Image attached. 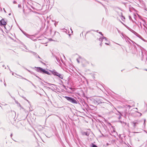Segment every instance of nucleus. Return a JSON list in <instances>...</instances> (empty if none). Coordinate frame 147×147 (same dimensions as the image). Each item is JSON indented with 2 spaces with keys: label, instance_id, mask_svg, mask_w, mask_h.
Wrapping results in <instances>:
<instances>
[{
  "label": "nucleus",
  "instance_id": "nucleus-1",
  "mask_svg": "<svg viewBox=\"0 0 147 147\" xmlns=\"http://www.w3.org/2000/svg\"><path fill=\"white\" fill-rule=\"evenodd\" d=\"M65 98L69 102L72 103L77 104L78 103V101L76 98L75 99L73 98L67 96H65Z\"/></svg>",
  "mask_w": 147,
  "mask_h": 147
},
{
  "label": "nucleus",
  "instance_id": "nucleus-2",
  "mask_svg": "<svg viewBox=\"0 0 147 147\" xmlns=\"http://www.w3.org/2000/svg\"><path fill=\"white\" fill-rule=\"evenodd\" d=\"M36 71L43 74H46L48 75L50 74V73L48 71L40 67H37Z\"/></svg>",
  "mask_w": 147,
  "mask_h": 147
},
{
  "label": "nucleus",
  "instance_id": "nucleus-3",
  "mask_svg": "<svg viewBox=\"0 0 147 147\" xmlns=\"http://www.w3.org/2000/svg\"><path fill=\"white\" fill-rule=\"evenodd\" d=\"M142 56H141V59L142 60H143L144 57V56L145 58H146V63L147 64V53H146L145 51L141 50Z\"/></svg>",
  "mask_w": 147,
  "mask_h": 147
},
{
  "label": "nucleus",
  "instance_id": "nucleus-4",
  "mask_svg": "<svg viewBox=\"0 0 147 147\" xmlns=\"http://www.w3.org/2000/svg\"><path fill=\"white\" fill-rule=\"evenodd\" d=\"M51 71L53 75L56 76H58L59 74L57 72V71L54 69H53V70Z\"/></svg>",
  "mask_w": 147,
  "mask_h": 147
},
{
  "label": "nucleus",
  "instance_id": "nucleus-5",
  "mask_svg": "<svg viewBox=\"0 0 147 147\" xmlns=\"http://www.w3.org/2000/svg\"><path fill=\"white\" fill-rule=\"evenodd\" d=\"M102 99V97H101L100 98H96V101L97 103L98 104L100 103H102L103 102Z\"/></svg>",
  "mask_w": 147,
  "mask_h": 147
},
{
  "label": "nucleus",
  "instance_id": "nucleus-6",
  "mask_svg": "<svg viewBox=\"0 0 147 147\" xmlns=\"http://www.w3.org/2000/svg\"><path fill=\"white\" fill-rule=\"evenodd\" d=\"M6 24V22L3 20L2 19L0 20V25H5Z\"/></svg>",
  "mask_w": 147,
  "mask_h": 147
},
{
  "label": "nucleus",
  "instance_id": "nucleus-7",
  "mask_svg": "<svg viewBox=\"0 0 147 147\" xmlns=\"http://www.w3.org/2000/svg\"><path fill=\"white\" fill-rule=\"evenodd\" d=\"M76 60L78 63H80V61H81L82 60H85V59L84 58H82V57L79 56V58L77 59Z\"/></svg>",
  "mask_w": 147,
  "mask_h": 147
},
{
  "label": "nucleus",
  "instance_id": "nucleus-8",
  "mask_svg": "<svg viewBox=\"0 0 147 147\" xmlns=\"http://www.w3.org/2000/svg\"><path fill=\"white\" fill-rule=\"evenodd\" d=\"M18 76H19V77H21L22 78V79H24V80H27V81H28L29 82H30L31 84H32V85H34L32 83V82H31V81H29V80H27V79H26V78H24L23 77H22V76H21L20 75H18Z\"/></svg>",
  "mask_w": 147,
  "mask_h": 147
},
{
  "label": "nucleus",
  "instance_id": "nucleus-9",
  "mask_svg": "<svg viewBox=\"0 0 147 147\" xmlns=\"http://www.w3.org/2000/svg\"><path fill=\"white\" fill-rule=\"evenodd\" d=\"M60 78L63 79V75L62 74H59L58 76H57Z\"/></svg>",
  "mask_w": 147,
  "mask_h": 147
},
{
  "label": "nucleus",
  "instance_id": "nucleus-10",
  "mask_svg": "<svg viewBox=\"0 0 147 147\" xmlns=\"http://www.w3.org/2000/svg\"><path fill=\"white\" fill-rule=\"evenodd\" d=\"M132 123L133 124V127L134 128H135L136 127V124H138V123L136 122L135 121H133L132 122Z\"/></svg>",
  "mask_w": 147,
  "mask_h": 147
},
{
  "label": "nucleus",
  "instance_id": "nucleus-11",
  "mask_svg": "<svg viewBox=\"0 0 147 147\" xmlns=\"http://www.w3.org/2000/svg\"><path fill=\"white\" fill-rule=\"evenodd\" d=\"M128 29L132 33L134 34H137V33L135 31H134V30H132L131 29L129 28Z\"/></svg>",
  "mask_w": 147,
  "mask_h": 147
},
{
  "label": "nucleus",
  "instance_id": "nucleus-12",
  "mask_svg": "<svg viewBox=\"0 0 147 147\" xmlns=\"http://www.w3.org/2000/svg\"><path fill=\"white\" fill-rule=\"evenodd\" d=\"M82 134L87 136H88L89 135V134L87 132H82Z\"/></svg>",
  "mask_w": 147,
  "mask_h": 147
},
{
  "label": "nucleus",
  "instance_id": "nucleus-13",
  "mask_svg": "<svg viewBox=\"0 0 147 147\" xmlns=\"http://www.w3.org/2000/svg\"><path fill=\"white\" fill-rule=\"evenodd\" d=\"M103 39L104 40L103 41H105V42H108V39L106 37L103 36Z\"/></svg>",
  "mask_w": 147,
  "mask_h": 147
},
{
  "label": "nucleus",
  "instance_id": "nucleus-14",
  "mask_svg": "<svg viewBox=\"0 0 147 147\" xmlns=\"http://www.w3.org/2000/svg\"><path fill=\"white\" fill-rule=\"evenodd\" d=\"M90 147H98L96 145L93 144V143H91L90 145Z\"/></svg>",
  "mask_w": 147,
  "mask_h": 147
},
{
  "label": "nucleus",
  "instance_id": "nucleus-15",
  "mask_svg": "<svg viewBox=\"0 0 147 147\" xmlns=\"http://www.w3.org/2000/svg\"><path fill=\"white\" fill-rule=\"evenodd\" d=\"M117 112L119 113V114H120V115H119V117H118V118L119 119H120L121 118V116L122 115V113H120V112H119V111H117Z\"/></svg>",
  "mask_w": 147,
  "mask_h": 147
},
{
  "label": "nucleus",
  "instance_id": "nucleus-16",
  "mask_svg": "<svg viewBox=\"0 0 147 147\" xmlns=\"http://www.w3.org/2000/svg\"><path fill=\"white\" fill-rule=\"evenodd\" d=\"M99 40L101 41L102 42L103 41H104V40L103 39V36L102 37H101L100 38H99Z\"/></svg>",
  "mask_w": 147,
  "mask_h": 147
},
{
  "label": "nucleus",
  "instance_id": "nucleus-17",
  "mask_svg": "<svg viewBox=\"0 0 147 147\" xmlns=\"http://www.w3.org/2000/svg\"><path fill=\"white\" fill-rule=\"evenodd\" d=\"M16 103L18 105H19L22 109H24V108L22 107L20 103L18 102L17 101H15Z\"/></svg>",
  "mask_w": 147,
  "mask_h": 147
},
{
  "label": "nucleus",
  "instance_id": "nucleus-18",
  "mask_svg": "<svg viewBox=\"0 0 147 147\" xmlns=\"http://www.w3.org/2000/svg\"><path fill=\"white\" fill-rule=\"evenodd\" d=\"M24 34L28 37L30 38H31V36L30 35H29L28 34Z\"/></svg>",
  "mask_w": 147,
  "mask_h": 147
},
{
  "label": "nucleus",
  "instance_id": "nucleus-19",
  "mask_svg": "<svg viewBox=\"0 0 147 147\" xmlns=\"http://www.w3.org/2000/svg\"><path fill=\"white\" fill-rule=\"evenodd\" d=\"M131 107V106L129 105H126V108L129 107V109Z\"/></svg>",
  "mask_w": 147,
  "mask_h": 147
},
{
  "label": "nucleus",
  "instance_id": "nucleus-20",
  "mask_svg": "<svg viewBox=\"0 0 147 147\" xmlns=\"http://www.w3.org/2000/svg\"><path fill=\"white\" fill-rule=\"evenodd\" d=\"M121 17H122V18H121L122 20H123V19H122V18H123L124 19H125V17L123 16L122 14V13H121Z\"/></svg>",
  "mask_w": 147,
  "mask_h": 147
},
{
  "label": "nucleus",
  "instance_id": "nucleus-21",
  "mask_svg": "<svg viewBox=\"0 0 147 147\" xmlns=\"http://www.w3.org/2000/svg\"><path fill=\"white\" fill-rule=\"evenodd\" d=\"M33 74L34 76H36L39 79H40V80H41V79L39 77H38L37 76H36V74H34V73H33Z\"/></svg>",
  "mask_w": 147,
  "mask_h": 147
},
{
  "label": "nucleus",
  "instance_id": "nucleus-22",
  "mask_svg": "<svg viewBox=\"0 0 147 147\" xmlns=\"http://www.w3.org/2000/svg\"><path fill=\"white\" fill-rule=\"evenodd\" d=\"M18 7L20 8H21V5L20 4H19L18 5Z\"/></svg>",
  "mask_w": 147,
  "mask_h": 147
},
{
  "label": "nucleus",
  "instance_id": "nucleus-23",
  "mask_svg": "<svg viewBox=\"0 0 147 147\" xmlns=\"http://www.w3.org/2000/svg\"><path fill=\"white\" fill-rule=\"evenodd\" d=\"M99 33L101 35L103 36V34L101 32H99Z\"/></svg>",
  "mask_w": 147,
  "mask_h": 147
},
{
  "label": "nucleus",
  "instance_id": "nucleus-24",
  "mask_svg": "<svg viewBox=\"0 0 147 147\" xmlns=\"http://www.w3.org/2000/svg\"><path fill=\"white\" fill-rule=\"evenodd\" d=\"M140 24H139V25H140V26L142 28V25H141V22H140L139 23Z\"/></svg>",
  "mask_w": 147,
  "mask_h": 147
},
{
  "label": "nucleus",
  "instance_id": "nucleus-25",
  "mask_svg": "<svg viewBox=\"0 0 147 147\" xmlns=\"http://www.w3.org/2000/svg\"><path fill=\"white\" fill-rule=\"evenodd\" d=\"M143 125H144V126L145 127V125H146V123H145V122H144V123H143Z\"/></svg>",
  "mask_w": 147,
  "mask_h": 147
},
{
  "label": "nucleus",
  "instance_id": "nucleus-26",
  "mask_svg": "<svg viewBox=\"0 0 147 147\" xmlns=\"http://www.w3.org/2000/svg\"><path fill=\"white\" fill-rule=\"evenodd\" d=\"M105 44H106V45H109V44L107 42H105Z\"/></svg>",
  "mask_w": 147,
  "mask_h": 147
},
{
  "label": "nucleus",
  "instance_id": "nucleus-27",
  "mask_svg": "<svg viewBox=\"0 0 147 147\" xmlns=\"http://www.w3.org/2000/svg\"><path fill=\"white\" fill-rule=\"evenodd\" d=\"M3 9L4 11V12L6 13V11H5V9L4 8H3Z\"/></svg>",
  "mask_w": 147,
  "mask_h": 147
},
{
  "label": "nucleus",
  "instance_id": "nucleus-28",
  "mask_svg": "<svg viewBox=\"0 0 147 147\" xmlns=\"http://www.w3.org/2000/svg\"><path fill=\"white\" fill-rule=\"evenodd\" d=\"M12 136H13L12 134H11L10 135V137L11 138L12 137Z\"/></svg>",
  "mask_w": 147,
  "mask_h": 147
},
{
  "label": "nucleus",
  "instance_id": "nucleus-29",
  "mask_svg": "<svg viewBox=\"0 0 147 147\" xmlns=\"http://www.w3.org/2000/svg\"><path fill=\"white\" fill-rule=\"evenodd\" d=\"M102 42H101L100 43V46H102Z\"/></svg>",
  "mask_w": 147,
  "mask_h": 147
},
{
  "label": "nucleus",
  "instance_id": "nucleus-30",
  "mask_svg": "<svg viewBox=\"0 0 147 147\" xmlns=\"http://www.w3.org/2000/svg\"><path fill=\"white\" fill-rule=\"evenodd\" d=\"M13 3L14 4L16 3V1H14L13 2Z\"/></svg>",
  "mask_w": 147,
  "mask_h": 147
},
{
  "label": "nucleus",
  "instance_id": "nucleus-31",
  "mask_svg": "<svg viewBox=\"0 0 147 147\" xmlns=\"http://www.w3.org/2000/svg\"><path fill=\"white\" fill-rule=\"evenodd\" d=\"M138 113H139L140 114V116H141L142 115V113L139 112H138Z\"/></svg>",
  "mask_w": 147,
  "mask_h": 147
},
{
  "label": "nucleus",
  "instance_id": "nucleus-32",
  "mask_svg": "<svg viewBox=\"0 0 147 147\" xmlns=\"http://www.w3.org/2000/svg\"><path fill=\"white\" fill-rule=\"evenodd\" d=\"M57 24H57H56V23H55L54 24V25H55V26H56V24Z\"/></svg>",
  "mask_w": 147,
  "mask_h": 147
},
{
  "label": "nucleus",
  "instance_id": "nucleus-33",
  "mask_svg": "<svg viewBox=\"0 0 147 147\" xmlns=\"http://www.w3.org/2000/svg\"><path fill=\"white\" fill-rule=\"evenodd\" d=\"M40 62L41 63H42V64H45V63H43V62H42L41 61H40Z\"/></svg>",
  "mask_w": 147,
  "mask_h": 147
},
{
  "label": "nucleus",
  "instance_id": "nucleus-34",
  "mask_svg": "<svg viewBox=\"0 0 147 147\" xmlns=\"http://www.w3.org/2000/svg\"><path fill=\"white\" fill-rule=\"evenodd\" d=\"M125 115H126V113H127V112L126 111H125Z\"/></svg>",
  "mask_w": 147,
  "mask_h": 147
},
{
  "label": "nucleus",
  "instance_id": "nucleus-35",
  "mask_svg": "<svg viewBox=\"0 0 147 147\" xmlns=\"http://www.w3.org/2000/svg\"><path fill=\"white\" fill-rule=\"evenodd\" d=\"M146 119H144V122H146Z\"/></svg>",
  "mask_w": 147,
  "mask_h": 147
},
{
  "label": "nucleus",
  "instance_id": "nucleus-36",
  "mask_svg": "<svg viewBox=\"0 0 147 147\" xmlns=\"http://www.w3.org/2000/svg\"><path fill=\"white\" fill-rule=\"evenodd\" d=\"M14 74L15 75H16L18 76V74L16 73H14Z\"/></svg>",
  "mask_w": 147,
  "mask_h": 147
},
{
  "label": "nucleus",
  "instance_id": "nucleus-37",
  "mask_svg": "<svg viewBox=\"0 0 147 147\" xmlns=\"http://www.w3.org/2000/svg\"><path fill=\"white\" fill-rule=\"evenodd\" d=\"M25 69L27 70L28 71H29V72H30V71L28 70L26 68H25Z\"/></svg>",
  "mask_w": 147,
  "mask_h": 147
},
{
  "label": "nucleus",
  "instance_id": "nucleus-38",
  "mask_svg": "<svg viewBox=\"0 0 147 147\" xmlns=\"http://www.w3.org/2000/svg\"><path fill=\"white\" fill-rule=\"evenodd\" d=\"M141 38V39H142L143 40H144V39H143V38Z\"/></svg>",
  "mask_w": 147,
  "mask_h": 147
},
{
  "label": "nucleus",
  "instance_id": "nucleus-39",
  "mask_svg": "<svg viewBox=\"0 0 147 147\" xmlns=\"http://www.w3.org/2000/svg\"><path fill=\"white\" fill-rule=\"evenodd\" d=\"M144 131L147 134V132L146 131L144 130Z\"/></svg>",
  "mask_w": 147,
  "mask_h": 147
},
{
  "label": "nucleus",
  "instance_id": "nucleus-40",
  "mask_svg": "<svg viewBox=\"0 0 147 147\" xmlns=\"http://www.w3.org/2000/svg\"><path fill=\"white\" fill-rule=\"evenodd\" d=\"M11 15V13H9V16H10Z\"/></svg>",
  "mask_w": 147,
  "mask_h": 147
},
{
  "label": "nucleus",
  "instance_id": "nucleus-41",
  "mask_svg": "<svg viewBox=\"0 0 147 147\" xmlns=\"http://www.w3.org/2000/svg\"><path fill=\"white\" fill-rule=\"evenodd\" d=\"M38 58H39L40 59V57H39V56H38Z\"/></svg>",
  "mask_w": 147,
  "mask_h": 147
},
{
  "label": "nucleus",
  "instance_id": "nucleus-42",
  "mask_svg": "<svg viewBox=\"0 0 147 147\" xmlns=\"http://www.w3.org/2000/svg\"><path fill=\"white\" fill-rule=\"evenodd\" d=\"M143 29H144V30L146 31V30H145V28H143Z\"/></svg>",
  "mask_w": 147,
  "mask_h": 147
},
{
  "label": "nucleus",
  "instance_id": "nucleus-43",
  "mask_svg": "<svg viewBox=\"0 0 147 147\" xmlns=\"http://www.w3.org/2000/svg\"><path fill=\"white\" fill-rule=\"evenodd\" d=\"M8 93L9 94V95L10 96H11V94H10V93L9 92H8Z\"/></svg>",
  "mask_w": 147,
  "mask_h": 147
},
{
  "label": "nucleus",
  "instance_id": "nucleus-44",
  "mask_svg": "<svg viewBox=\"0 0 147 147\" xmlns=\"http://www.w3.org/2000/svg\"><path fill=\"white\" fill-rule=\"evenodd\" d=\"M116 44H117V45H119V44H118V43H116Z\"/></svg>",
  "mask_w": 147,
  "mask_h": 147
},
{
  "label": "nucleus",
  "instance_id": "nucleus-45",
  "mask_svg": "<svg viewBox=\"0 0 147 147\" xmlns=\"http://www.w3.org/2000/svg\"><path fill=\"white\" fill-rule=\"evenodd\" d=\"M138 132H134V133H138Z\"/></svg>",
  "mask_w": 147,
  "mask_h": 147
},
{
  "label": "nucleus",
  "instance_id": "nucleus-46",
  "mask_svg": "<svg viewBox=\"0 0 147 147\" xmlns=\"http://www.w3.org/2000/svg\"><path fill=\"white\" fill-rule=\"evenodd\" d=\"M4 85H5V86H6V84H5V83L4 84Z\"/></svg>",
  "mask_w": 147,
  "mask_h": 147
},
{
  "label": "nucleus",
  "instance_id": "nucleus-47",
  "mask_svg": "<svg viewBox=\"0 0 147 147\" xmlns=\"http://www.w3.org/2000/svg\"><path fill=\"white\" fill-rule=\"evenodd\" d=\"M12 74V75H14V73H13Z\"/></svg>",
  "mask_w": 147,
  "mask_h": 147
},
{
  "label": "nucleus",
  "instance_id": "nucleus-48",
  "mask_svg": "<svg viewBox=\"0 0 147 147\" xmlns=\"http://www.w3.org/2000/svg\"><path fill=\"white\" fill-rule=\"evenodd\" d=\"M143 26H144V27H145V25H144V24H143Z\"/></svg>",
  "mask_w": 147,
  "mask_h": 147
},
{
  "label": "nucleus",
  "instance_id": "nucleus-49",
  "mask_svg": "<svg viewBox=\"0 0 147 147\" xmlns=\"http://www.w3.org/2000/svg\"><path fill=\"white\" fill-rule=\"evenodd\" d=\"M145 70L146 71H147V69H145Z\"/></svg>",
  "mask_w": 147,
  "mask_h": 147
},
{
  "label": "nucleus",
  "instance_id": "nucleus-50",
  "mask_svg": "<svg viewBox=\"0 0 147 147\" xmlns=\"http://www.w3.org/2000/svg\"><path fill=\"white\" fill-rule=\"evenodd\" d=\"M24 98L25 99H25L26 98H25V97Z\"/></svg>",
  "mask_w": 147,
  "mask_h": 147
},
{
  "label": "nucleus",
  "instance_id": "nucleus-51",
  "mask_svg": "<svg viewBox=\"0 0 147 147\" xmlns=\"http://www.w3.org/2000/svg\"><path fill=\"white\" fill-rule=\"evenodd\" d=\"M70 89H71L72 88H70Z\"/></svg>",
  "mask_w": 147,
  "mask_h": 147
},
{
  "label": "nucleus",
  "instance_id": "nucleus-52",
  "mask_svg": "<svg viewBox=\"0 0 147 147\" xmlns=\"http://www.w3.org/2000/svg\"><path fill=\"white\" fill-rule=\"evenodd\" d=\"M98 30H97V31H96V32H98Z\"/></svg>",
  "mask_w": 147,
  "mask_h": 147
},
{
  "label": "nucleus",
  "instance_id": "nucleus-53",
  "mask_svg": "<svg viewBox=\"0 0 147 147\" xmlns=\"http://www.w3.org/2000/svg\"><path fill=\"white\" fill-rule=\"evenodd\" d=\"M140 36V37L142 38V37L141 36Z\"/></svg>",
  "mask_w": 147,
  "mask_h": 147
},
{
  "label": "nucleus",
  "instance_id": "nucleus-54",
  "mask_svg": "<svg viewBox=\"0 0 147 147\" xmlns=\"http://www.w3.org/2000/svg\"><path fill=\"white\" fill-rule=\"evenodd\" d=\"M27 100V101H28V100Z\"/></svg>",
  "mask_w": 147,
  "mask_h": 147
}]
</instances>
